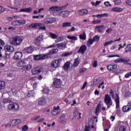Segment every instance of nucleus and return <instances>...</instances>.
<instances>
[{"label": "nucleus", "instance_id": "25", "mask_svg": "<svg viewBox=\"0 0 131 131\" xmlns=\"http://www.w3.org/2000/svg\"><path fill=\"white\" fill-rule=\"evenodd\" d=\"M78 13L80 16H83V15H86L89 13V11L86 9L80 10Z\"/></svg>", "mask_w": 131, "mask_h": 131}, {"label": "nucleus", "instance_id": "48", "mask_svg": "<svg viewBox=\"0 0 131 131\" xmlns=\"http://www.w3.org/2000/svg\"><path fill=\"white\" fill-rule=\"evenodd\" d=\"M56 38L57 39L55 40L56 43H58V42H60V41H62L63 40V38L61 37H59Z\"/></svg>", "mask_w": 131, "mask_h": 131}, {"label": "nucleus", "instance_id": "52", "mask_svg": "<svg viewBox=\"0 0 131 131\" xmlns=\"http://www.w3.org/2000/svg\"><path fill=\"white\" fill-rule=\"evenodd\" d=\"M22 131H26L28 130V126L27 125H25L24 126L21 127Z\"/></svg>", "mask_w": 131, "mask_h": 131}, {"label": "nucleus", "instance_id": "61", "mask_svg": "<svg viewBox=\"0 0 131 131\" xmlns=\"http://www.w3.org/2000/svg\"><path fill=\"white\" fill-rule=\"evenodd\" d=\"M97 66H98V61L94 60V62L93 64V67L94 68H96Z\"/></svg>", "mask_w": 131, "mask_h": 131}, {"label": "nucleus", "instance_id": "29", "mask_svg": "<svg viewBox=\"0 0 131 131\" xmlns=\"http://www.w3.org/2000/svg\"><path fill=\"white\" fill-rule=\"evenodd\" d=\"M131 52V44H128L125 48V53H129Z\"/></svg>", "mask_w": 131, "mask_h": 131}, {"label": "nucleus", "instance_id": "53", "mask_svg": "<svg viewBox=\"0 0 131 131\" xmlns=\"http://www.w3.org/2000/svg\"><path fill=\"white\" fill-rule=\"evenodd\" d=\"M42 93H45V94H49V93L50 92V90L47 88H44L42 90Z\"/></svg>", "mask_w": 131, "mask_h": 131}, {"label": "nucleus", "instance_id": "31", "mask_svg": "<svg viewBox=\"0 0 131 131\" xmlns=\"http://www.w3.org/2000/svg\"><path fill=\"white\" fill-rule=\"evenodd\" d=\"M79 63H80L79 59H78V58H76L74 60V64H73L74 67H77V66L79 65Z\"/></svg>", "mask_w": 131, "mask_h": 131}, {"label": "nucleus", "instance_id": "27", "mask_svg": "<svg viewBox=\"0 0 131 131\" xmlns=\"http://www.w3.org/2000/svg\"><path fill=\"white\" fill-rule=\"evenodd\" d=\"M62 28H66V27H71V23L66 22L63 23L62 25Z\"/></svg>", "mask_w": 131, "mask_h": 131}, {"label": "nucleus", "instance_id": "14", "mask_svg": "<svg viewBox=\"0 0 131 131\" xmlns=\"http://www.w3.org/2000/svg\"><path fill=\"white\" fill-rule=\"evenodd\" d=\"M60 110H61V109L60 108V106L59 105H57V106H53V110L51 112L52 116H56V115H58Z\"/></svg>", "mask_w": 131, "mask_h": 131}, {"label": "nucleus", "instance_id": "24", "mask_svg": "<svg viewBox=\"0 0 131 131\" xmlns=\"http://www.w3.org/2000/svg\"><path fill=\"white\" fill-rule=\"evenodd\" d=\"M59 121L62 123H65L66 121V114H62L59 118Z\"/></svg>", "mask_w": 131, "mask_h": 131}, {"label": "nucleus", "instance_id": "45", "mask_svg": "<svg viewBox=\"0 0 131 131\" xmlns=\"http://www.w3.org/2000/svg\"><path fill=\"white\" fill-rule=\"evenodd\" d=\"M49 34L50 36H51V38H53V39H55L57 38V37H58V36L57 35L53 33H50Z\"/></svg>", "mask_w": 131, "mask_h": 131}, {"label": "nucleus", "instance_id": "46", "mask_svg": "<svg viewBox=\"0 0 131 131\" xmlns=\"http://www.w3.org/2000/svg\"><path fill=\"white\" fill-rule=\"evenodd\" d=\"M18 23V26H21V25H24L26 23L25 20H17Z\"/></svg>", "mask_w": 131, "mask_h": 131}, {"label": "nucleus", "instance_id": "26", "mask_svg": "<svg viewBox=\"0 0 131 131\" xmlns=\"http://www.w3.org/2000/svg\"><path fill=\"white\" fill-rule=\"evenodd\" d=\"M105 27V26L101 25V26H97L95 27V30L97 32H102L103 29Z\"/></svg>", "mask_w": 131, "mask_h": 131}, {"label": "nucleus", "instance_id": "39", "mask_svg": "<svg viewBox=\"0 0 131 131\" xmlns=\"http://www.w3.org/2000/svg\"><path fill=\"white\" fill-rule=\"evenodd\" d=\"M94 43V40L92 39H89L87 42V47H91V46H92V45H93Z\"/></svg>", "mask_w": 131, "mask_h": 131}, {"label": "nucleus", "instance_id": "33", "mask_svg": "<svg viewBox=\"0 0 131 131\" xmlns=\"http://www.w3.org/2000/svg\"><path fill=\"white\" fill-rule=\"evenodd\" d=\"M6 86V83L4 81H0V91L4 90Z\"/></svg>", "mask_w": 131, "mask_h": 131}, {"label": "nucleus", "instance_id": "44", "mask_svg": "<svg viewBox=\"0 0 131 131\" xmlns=\"http://www.w3.org/2000/svg\"><path fill=\"white\" fill-rule=\"evenodd\" d=\"M72 54H73L72 52H66L62 54V56H63V57H68V56H71Z\"/></svg>", "mask_w": 131, "mask_h": 131}, {"label": "nucleus", "instance_id": "10", "mask_svg": "<svg viewBox=\"0 0 131 131\" xmlns=\"http://www.w3.org/2000/svg\"><path fill=\"white\" fill-rule=\"evenodd\" d=\"M131 110V106H130V103L129 102H127V104L126 105H124L122 107V111L124 113H127V112H129Z\"/></svg>", "mask_w": 131, "mask_h": 131}, {"label": "nucleus", "instance_id": "9", "mask_svg": "<svg viewBox=\"0 0 131 131\" xmlns=\"http://www.w3.org/2000/svg\"><path fill=\"white\" fill-rule=\"evenodd\" d=\"M59 17H62V18H68V17L70 15V11L68 10L62 11L58 13Z\"/></svg>", "mask_w": 131, "mask_h": 131}, {"label": "nucleus", "instance_id": "11", "mask_svg": "<svg viewBox=\"0 0 131 131\" xmlns=\"http://www.w3.org/2000/svg\"><path fill=\"white\" fill-rule=\"evenodd\" d=\"M86 50H88V47L85 45H82L79 50L77 51L78 54H82L83 55L86 52Z\"/></svg>", "mask_w": 131, "mask_h": 131}, {"label": "nucleus", "instance_id": "20", "mask_svg": "<svg viewBox=\"0 0 131 131\" xmlns=\"http://www.w3.org/2000/svg\"><path fill=\"white\" fill-rule=\"evenodd\" d=\"M24 52L25 54H32L33 53V49H32V46H29L25 48Z\"/></svg>", "mask_w": 131, "mask_h": 131}, {"label": "nucleus", "instance_id": "21", "mask_svg": "<svg viewBox=\"0 0 131 131\" xmlns=\"http://www.w3.org/2000/svg\"><path fill=\"white\" fill-rule=\"evenodd\" d=\"M46 103H47V99L44 97H41L39 99L38 102V105L43 106V105H46Z\"/></svg>", "mask_w": 131, "mask_h": 131}, {"label": "nucleus", "instance_id": "59", "mask_svg": "<svg viewBox=\"0 0 131 131\" xmlns=\"http://www.w3.org/2000/svg\"><path fill=\"white\" fill-rule=\"evenodd\" d=\"M78 116V112L77 111V110H75L73 112V116L74 117H77Z\"/></svg>", "mask_w": 131, "mask_h": 131}, {"label": "nucleus", "instance_id": "8", "mask_svg": "<svg viewBox=\"0 0 131 131\" xmlns=\"http://www.w3.org/2000/svg\"><path fill=\"white\" fill-rule=\"evenodd\" d=\"M62 85V81L61 79L55 78L54 79L53 83L52 84L53 88H55V89H60Z\"/></svg>", "mask_w": 131, "mask_h": 131}, {"label": "nucleus", "instance_id": "41", "mask_svg": "<svg viewBox=\"0 0 131 131\" xmlns=\"http://www.w3.org/2000/svg\"><path fill=\"white\" fill-rule=\"evenodd\" d=\"M79 38L80 39H83V40H85L86 38V34L85 32H84L83 34H80L79 35Z\"/></svg>", "mask_w": 131, "mask_h": 131}, {"label": "nucleus", "instance_id": "28", "mask_svg": "<svg viewBox=\"0 0 131 131\" xmlns=\"http://www.w3.org/2000/svg\"><path fill=\"white\" fill-rule=\"evenodd\" d=\"M70 68V61H67L63 66V69L64 70H68Z\"/></svg>", "mask_w": 131, "mask_h": 131}, {"label": "nucleus", "instance_id": "7", "mask_svg": "<svg viewBox=\"0 0 131 131\" xmlns=\"http://www.w3.org/2000/svg\"><path fill=\"white\" fill-rule=\"evenodd\" d=\"M61 62L62 58L54 60L51 63V67L52 68H58V67H60Z\"/></svg>", "mask_w": 131, "mask_h": 131}, {"label": "nucleus", "instance_id": "22", "mask_svg": "<svg viewBox=\"0 0 131 131\" xmlns=\"http://www.w3.org/2000/svg\"><path fill=\"white\" fill-rule=\"evenodd\" d=\"M106 68L108 71H112V70H114V69H116V68H117V66L116 64H110L107 66Z\"/></svg>", "mask_w": 131, "mask_h": 131}, {"label": "nucleus", "instance_id": "62", "mask_svg": "<svg viewBox=\"0 0 131 131\" xmlns=\"http://www.w3.org/2000/svg\"><path fill=\"white\" fill-rule=\"evenodd\" d=\"M110 94L112 98H114V92L112 89H110Z\"/></svg>", "mask_w": 131, "mask_h": 131}, {"label": "nucleus", "instance_id": "16", "mask_svg": "<svg viewBox=\"0 0 131 131\" xmlns=\"http://www.w3.org/2000/svg\"><path fill=\"white\" fill-rule=\"evenodd\" d=\"M56 18L54 17L47 18L43 20L45 24H52V23H55Z\"/></svg>", "mask_w": 131, "mask_h": 131}, {"label": "nucleus", "instance_id": "2", "mask_svg": "<svg viewBox=\"0 0 131 131\" xmlns=\"http://www.w3.org/2000/svg\"><path fill=\"white\" fill-rule=\"evenodd\" d=\"M67 6H52L49 8V12L50 13H52L53 14H55L58 12H60V11H62V10H65L66 9Z\"/></svg>", "mask_w": 131, "mask_h": 131}, {"label": "nucleus", "instance_id": "50", "mask_svg": "<svg viewBox=\"0 0 131 131\" xmlns=\"http://www.w3.org/2000/svg\"><path fill=\"white\" fill-rule=\"evenodd\" d=\"M93 41H99V40H100V37L98 36H95L93 37Z\"/></svg>", "mask_w": 131, "mask_h": 131}, {"label": "nucleus", "instance_id": "63", "mask_svg": "<svg viewBox=\"0 0 131 131\" xmlns=\"http://www.w3.org/2000/svg\"><path fill=\"white\" fill-rule=\"evenodd\" d=\"M126 4L128 6H131V0H127L126 1Z\"/></svg>", "mask_w": 131, "mask_h": 131}, {"label": "nucleus", "instance_id": "58", "mask_svg": "<svg viewBox=\"0 0 131 131\" xmlns=\"http://www.w3.org/2000/svg\"><path fill=\"white\" fill-rule=\"evenodd\" d=\"M5 11H6V9L4 7L0 6V14L4 13Z\"/></svg>", "mask_w": 131, "mask_h": 131}, {"label": "nucleus", "instance_id": "56", "mask_svg": "<svg viewBox=\"0 0 131 131\" xmlns=\"http://www.w3.org/2000/svg\"><path fill=\"white\" fill-rule=\"evenodd\" d=\"M112 42H114V41H113V40H111L107 42H105L104 44V47H107V46H108V45H111V43H112Z\"/></svg>", "mask_w": 131, "mask_h": 131}, {"label": "nucleus", "instance_id": "43", "mask_svg": "<svg viewBox=\"0 0 131 131\" xmlns=\"http://www.w3.org/2000/svg\"><path fill=\"white\" fill-rule=\"evenodd\" d=\"M120 61L121 62H123V63H127V62H128V60H127V59H125L124 58H122L121 60H115V62L116 63H117L118 62H120Z\"/></svg>", "mask_w": 131, "mask_h": 131}, {"label": "nucleus", "instance_id": "47", "mask_svg": "<svg viewBox=\"0 0 131 131\" xmlns=\"http://www.w3.org/2000/svg\"><path fill=\"white\" fill-rule=\"evenodd\" d=\"M31 68H32V67H31V65L30 64H28L27 66H24V69L27 70V71H28L29 70H30Z\"/></svg>", "mask_w": 131, "mask_h": 131}, {"label": "nucleus", "instance_id": "15", "mask_svg": "<svg viewBox=\"0 0 131 131\" xmlns=\"http://www.w3.org/2000/svg\"><path fill=\"white\" fill-rule=\"evenodd\" d=\"M41 72V69L39 67H35L31 70V73L34 75H36Z\"/></svg>", "mask_w": 131, "mask_h": 131}, {"label": "nucleus", "instance_id": "23", "mask_svg": "<svg viewBox=\"0 0 131 131\" xmlns=\"http://www.w3.org/2000/svg\"><path fill=\"white\" fill-rule=\"evenodd\" d=\"M33 10L32 8H28L25 9H20L19 10L20 12H24V13H31Z\"/></svg>", "mask_w": 131, "mask_h": 131}, {"label": "nucleus", "instance_id": "35", "mask_svg": "<svg viewBox=\"0 0 131 131\" xmlns=\"http://www.w3.org/2000/svg\"><path fill=\"white\" fill-rule=\"evenodd\" d=\"M112 10L113 12H120L122 11V9H121V8L115 7L112 8Z\"/></svg>", "mask_w": 131, "mask_h": 131}, {"label": "nucleus", "instance_id": "34", "mask_svg": "<svg viewBox=\"0 0 131 131\" xmlns=\"http://www.w3.org/2000/svg\"><path fill=\"white\" fill-rule=\"evenodd\" d=\"M119 131H126V126L124 125H120L119 126Z\"/></svg>", "mask_w": 131, "mask_h": 131}, {"label": "nucleus", "instance_id": "6", "mask_svg": "<svg viewBox=\"0 0 131 131\" xmlns=\"http://www.w3.org/2000/svg\"><path fill=\"white\" fill-rule=\"evenodd\" d=\"M120 99L119 98V95L116 93L115 96V102L116 103V108H117V113H120V107L119 105L120 104Z\"/></svg>", "mask_w": 131, "mask_h": 131}, {"label": "nucleus", "instance_id": "40", "mask_svg": "<svg viewBox=\"0 0 131 131\" xmlns=\"http://www.w3.org/2000/svg\"><path fill=\"white\" fill-rule=\"evenodd\" d=\"M102 20L101 19H95L92 21V24H101Z\"/></svg>", "mask_w": 131, "mask_h": 131}, {"label": "nucleus", "instance_id": "4", "mask_svg": "<svg viewBox=\"0 0 131 131\" xmlns=\"http://www.w3.org/2000/svg\"><path fill=\"white\" fill-rule=\"evenodd\" d=\"M104 103L107 106L108 109H109V108H110V107H111L113 104L112 99H111V97H110V95L109 94H105L104 97Z\"/></svg>", "mask_w": 131, "mask_h": 131}, {"label": "nucleus", "instance_id": "51", "mask_svg": "<svg viewBox=\"0 0 131 131\" xmlns=\"http://www.w3.org/2000/svg\"><path fill=\"white\" fill-rule=\"evenodd\" d=\"M11 25H12V26H19V24L18 23V20H16V21L12 22Z\"/></svg>", "mask_w": 131, "mask_h": 131}, {"label": "nucleus", "instance_id": "57", "mask_svg": "<svg viewBox=\"0 0 131 131\" xmlns=\"http://www.w3.org/2000/svg\"><path fill=\"white\" fill-rule=\"evenodd\" d=\"M10 54H8V53H5V55H4L3 58H4V59H10Z\"/></svg>", "mask_w": 131, "mask_h": 131}, {"label": "nucleus", "instance_id": "3", "mask_svg": "<svg viewBox=\"0 0 131 131\" xmlns=\"http://www.w3.org/2000/svg\"><path fill=\"white\" fill-rule=\"evenodd\" d=\"M7 108L10 111H18L20 109V106L19 104L16 102H13L12 104H9Z\"/></svg>", "mask_w": 131, "mask_h": 131}, {"label": "nucleus", "instance_id": "19", "mask_svg": "<svg viewBox=\"0 0 131 131\" xmlns=\"http://www.w3.org/2000/svg\"><path fill=\"white\" fill-rule=\"evenodd\" d=\"M20 123H21V120L19 119H14L11 121V124L13 126H16Z\"/></svg>", "mask_w": 131, "mask_h": 131}, {"label": "nucleus", "instance_id": "18", "mask_svg": "<svg viewBox=\"0 0 131 131\" xmlns=\"http://www.w3.org/2000/svg\"><path fill=\"white\" fill-rule=\"evenodd\" d=\"M22 56H23L22 52H16L14 54L13 58L14 60H20L21 58H22Z\"/></svg>", "mask_w": 131, "mask_h": 131}, {"label": "nucleus", "instance_id": "55", "mask_svg": "<svg viewBox=\"0 0 131 131\" xmlns=\"http://www.w3.org/2000/svg\"><path fill=\"white\" fill-rule=\"evenodd\" d=\"M114 3L115 5H120V4H121V0H114Z\"/></svg>", "mask_w": 131, "mask_h": 131}, {"label": "nucleus", "instance_id": "42", "mask_svg": "<svg viewBox=\"0 0 131 131\" xmlns=\"http://www.w3.org/2000/svg\"><path fill=\"white\" fill-rule=\"evenodd\" d=\"M3 103L4 104H11V103H12V101L8 99L5 98L3 100Z\"/></svg>", "mask_w": 131, "mask_h": 131}, {"label": "nucleus", "instance_id": "5", "mask_svg": "<svg viewBox=\"0 0 131 131\" xmlns=\"http://www.w3.org/2000/svg\"><path fill=\"white\" fill-rule=\"evenodd\" d=\"M22 38L18 37V36H15L12 37V40L11 42V45H13V46H20L21 42H22Z\"/></svg>", "mask_w": 131, "mask_h": 131}, {"label": "nucleus", "instance_id": "64", "mask_svg": "<svg viewBox=\"0 0 131 131\" xmlns=\"http://www.w3.org/2000/svg\"><path fill=\"white\" fill-rule=\"evenodd\" d=\"M84 131H90V127L88 125L85 126Z\"/></svg>", "mask_w": 131, "mask_h": 131}, {"label": "nucleus", "instance_id": "36", "mask_svg": "<svg viewBox=\"0 0 131 131\" xmlns=\"http://www.w3.org/2000/svg\"><path fill=\"white\" fill-rule=\"evenodd\" d=\"M35 96V93H34V91H29L28 93V97H34Z\"/></svg>", "mask_w": 131, "mask_h": 131}, {"label": "nucleus", "instance_id": "1", "mask_svg": "<svg viewBox=\"0 0 131 131\" xmlns=\"http://www.w3.org/2000/svg\"><path fill=\"white\" fill-rule=\"evenodd\" d=\"M58 49H53L50 51V52L47 54H39L34 56V60L36 61H39V60H45V59H48L50 58V55H54L58 53Z\"/></svg>", "mask_w": 131, "mask_h": 131}, {"label": "nucleus", "instance_id": "60", "mask_svg": "<svg viewBox=\"0 0 131 131\" xmlns=\"http://www.w3.org/2000/svg\"><path fill=\"white\" fill-rule=\"evenodd\" d=\"M131 76V72H128L127 74L125 75V78H129Z\"/></svg>", "mask_w": 131, "mask_h": 131}, {"label": "nucleus", "instance_id": "17", "mask_svg": "<svg viewBox=\"0 0 131 131\" xmlns=\"http://www.w3.org/2000/svg\"><path fill=\"white\" fill-rule=\"evenodd\" d=\"M4 50L5 52H10L12 53L14 51V47L11 45H7L4 46Z\"/></svg>", "mask_w": 131, "mask_h": 131}, {"label": "nucleus", "instance_id": "38", "mask_svg": "<svg viewBox=\"0 0 131 131\" xmlns=\"http://www.w3.org/2000/svg\"><path fill=\"white\" fill-rule=\"evenodd\" d=\"M67 39L71 40H77V37L74 36H71L69 35L67 36Z\"/></svg>", "mask_w": 131, "mask_h": 131}, {"label": "nucleus", "instance_id": "30", "mask_svg": "<svg viewBox=\"0 0 131 131\" xmlns=\"http://www.w3.org/2000/svg\"><path fill=\"white\" fill-rule=\"evenodd\" d=\"M26 63H25V61L24 60H21L19 62H17L16 65L17 66H18V67H24V66L25 65Z\"/></svg>", "mask_w": 131, "mask_h": 131}, {"label": "nucleus", "instance_id": "13", "mask_svg": "<svg viewBox=\"0 0 131 131\" xmlns=\"http://www.w3.org/2000/svg\"><path fill=\"white\" fill-rule=\"evenodd\" d=\"M43 36L40 35L35 39V44L37 47H39L41 41H42V38Z\"/></svg>", "mask_w": 131, "mask_h": 131}, {"label": "nucleus", "instance_id": "54", "mask_svg": "<svg viewBox=\"0 0 131 131\" xmlns=\"http://www.w3.org/2000/svg\"><path fill=\"white\" fill-rule=\"evenodd\" d=\"M86 71V68H83L81 69H80L79 70V73H83V72Z\"/></svg>", "mask_w": 131, "mask_h": 131}, {"label": "nucleus", "instance_id": "32", "mask_svg": "<svg viewBox=\"0 0 131 131\" xmlns=\"http://www.w3.org/2000/svg\"><path fill=\"white\" fill-rule=\"evenodd\" d=\"M56 46L59 49H60V48H61V49H65V48H66V45H64L63 42L57 43Z\"/></svg>", "mask_w": 131, "mask_h": 131}, {"label": "nucleus", "instance_id": "49", "mask_svg": "<svg viewBox=\"0 0 131 131\" xmlns=\"http://www.w3.org/2000/svg\"><path fill=\"white\" fill-rule=\"evenodd\" d=\"M130 92L127 91L125 93L124 97L125 98H129V97H130Z\"/></svg>", "mask_w": 131, "mask_h": 131}, {"label": "nucleus", "instance_id": "37", "mask_svg": "<svg viewBox=\"0 0 131 131\" xmlns=\"http://www.w3.org/2000/svg\"><path fill=\"white\" fill-rule=\"evenodd\" d=\"M100 110H101V104H98L95 110V114H96V115H97L98 113L100 112Z\"/></svg>", "mask_w": 131, "mask_h": 131}, {"label": "nucleus", "instance_id": "12", "mask_svg": "<svg viewBox=\"0 0 131 131\" xmlns=\"http://www.w3.org/2000/svg\"><path fill=\"white\" fill-rule=\"evenodd\" d=\"M46 26H45L44 24H41V23H33L31 24L29 26V28H35L36 29L38 27H43Z\"/></svg>", "mask_w": 131, "mask_h": 131}]
</instances>
